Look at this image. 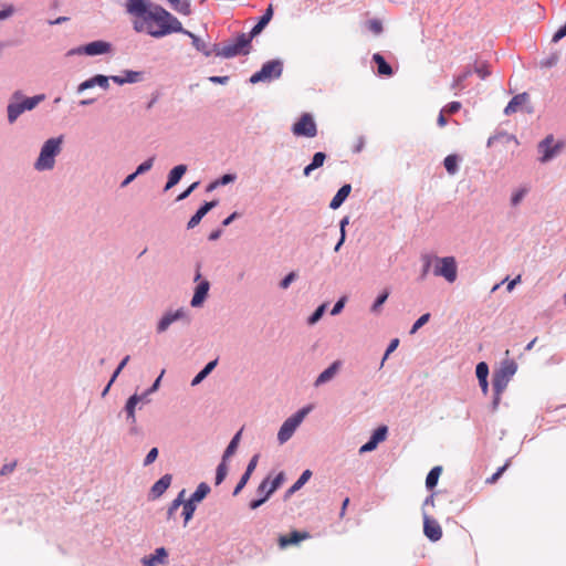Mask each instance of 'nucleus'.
Listing matches in <instances>:
<instances>
[{
	"mask_svg": "<svg viewBox=\"0 0 566 566\" xmlns=\"http://www.w3.org/2000/svg\"><path fill=\"white\" fill-rule=\"evenodd\" d=\"M126 12L134 17L133 29L161 39L177 32H184V25L170 11L150 0H129Z\"/></svg>",
	"mask_w": 566,
	"mask_h": 566,
	"instance_id": "1",
	"label": "nucleus"
},
{
	"mask_svg": "<svg viewBox=\"0 0 566 566\" xmlns=\"http://www.w3.org/2000/svg\"><path fill=\"white\" fill-rule=\"evenodd\" d=\"M45 99L44 94H38L31 97L25 96L21 91H15L7 106L8 122L13 124L27 111L34 109L42 101Z\"/></svg>",
	"mask_w": 566,
	"mask_h": 566,
	"instance_id": "2",
	"label": "nucleus"
},
{
	"mask_svg": "<svg viewBox=\"0 0 566 566\" xmlns=\"http://www.w3.org/2000/svg\"><path fill=\"white\" fill-rule=\"evenodd\" d=\"M64 136L59 135L46 139L41 146L40 154L34 161V169L38 171L51 170L54 168L55 158L62 151Z\"/></svg>",
	"mask_w": 566,
	"mask_h": 566,
	"instance_id": "3",
	"label": "nucleus"
},
{
	"mask_svg": "<svg viewBox=\"0 0 566 566\" xmlns=\"http://www.w3.org/2000/svg\"><path fill=\"white\" fill-rule=\"evenodd\" d=\"M252 41L253 39L249 35V33H237V35L231 39L230 43L223 46H221L219 43L217 56L223 59H233L239 55H248L252 50Z\"/></svg>",
	"mask_w": 566,
	"mask_h": 566,
	"instance_id": "4",
	"label": "nucleus"
},
{
	"mask_svg": "<svg viewBox=\"0 0 566 566\" xmlns=\"http://www.w3.org/2000/svg\"><path fill=\"white\" fill-rule=\"evenodd\" d=\"M285 480L286 474L284 471H280L272 480H270V475L263 479L256 489V493H263V495L262 497L252 499L249 502V509L256 510L262 506L282 486Z\"/></svg>",
	"mask_w": 566,
	"mask_h": 566,
	"instance_id": "5",
	"label": "nucleus"
},
{
	"mask_svg": "<svg viewBox=\"0 0 566 566\" xmlns=\"http://www.w3.org/2000/svg\"><path fill=\"white\" fill-rule=\"evenodd\" d=\"M284 70V63L281 59H272L264 62L261 69L254 72L250 78V84H259V83H271L275 80H279Z\"/></svg>",
	"mask_w": 566,
	"mask_h": 566,
	"instance_id": "6",
	"label": "nucleus"
},
{
	"mask_svg": "<svg viewBox=\"0 0 566 566\" xmlns=\"http://www.w3.org/2000/svg\"><path fill=\"white\" fill-rule=\"evenodd\" d=\"M313 406L306 405L289 417L280 427L277 432V441L280 444L287 442L301 426L305 417L312 411Z\"/></svg>",
	"mask_w": 566,
	"mask_h": 566,
	"instance_id": "7",
	"label": "nucleus"
},
{
	"mask_svg": "<svg viewBox=\"0 0 566 566\" xmlns=\"http://www.w3.org/2000/svg\"><path fill=\"white\" fill-rule=\"evenodd\" d=\"M517 363L512 358L503 359L500 366L493 370L492 385L506 389L510 380L514 377L517 371Z\"/></svg>",
	"mask_w": 566,
	"mask_h": 566,
	"instance_id": "8",
	"label": "nucleus"
},
{
	"mask_svg": "<svg viewBox=\"0 0 566 566\" xmlns=\"http://www.w3.org/2000/svg\"><path fill=\"white\" fill-rule=\"evenodd\" d=\"M433 274L443 277L448 283L458 277V263L454 256H436Z\"/></svg>",
	"mask_w": 566,
	"mask_h": 566,
	"instance_id": "9",
	"label": "nucleus"
},
{
	"mask_svg": "<svg viewBox=\"0 0 566 566\" xmlns=\"http://www.w3.org/2000/svg\"><path fill=\"white\" fill-rule=\"evenodd\" d=\"M193 281L197 282V285L193 290L192 297L190 300V305L195 308L201 307L209 295L210 282L206 279H202L201 275V262L196 263V273Z\"/></svg>",
	"mask_w": 566,
	"mask_h": 566,
	"instance_id": "10",
	"label": "nucleus"
},
{
	"mask_svg": "<svg viewBox=\"0 0 566 566\" xmlns=\"http://www.w3.org/2000/svg\"><path fill=\"white\" fill-rule=\"evenodd\" d=\"M296 137L313 138L317 135V125L311 113H303L291 127Z\"/></svg>",
	"mask_w": 566,
	"mask_h": 566,
	"instance_id": "11",
	"label": "nucleus"
},
{
	"mask_svg": "<svg viewBox=\"0 0 566 566\" xmlns=\"http://www.w3.org/2000/svg\"><path fill=\"white\" fill-rule=\"evenodd\" d=\"M178 321H182L185 325H190L191 316L185 307L165 312L156 325V333H165L172 323Z\"/></svg>",
	"mask_w": 566,
	"mask_h": 566,
	"instance_id": "12",
	"label": "nucleus"
},
{
	"mask_svg": "<svg viewBox=\"0 0 566 566\" xmlns=\"http://www.w3.org/2000/svg\"><path fill=\"white\" fill-rule=\"evenodd\" d=\"M517 111H522L530 115L535 112L533 104L530 102V94L527 92L514 95L505 106L503 113L504 115L510 116Z\"/></svg>",
	"mask_w": 566,
	"mask_h": 566,
	"instance_id": "13",
	"label": "nucleus"
},
{
	"mask_svg": "<svg viewBox=\"0 0 566 566\" xmlns=\"http://www.w3.org/2000/svg\"><path fill=\"white\" fill-rule=\"evenodd\" d=\"M181 34L191 39V44L195 50L201 53L206 57H210L212 54L217 56V52L219 50V43L211 44L209 41L203 40L199 35L184 28V32Z\"/></svg>",
	"mask_w": 566,
	"mask_h": 566,
	"instance_id": "14",
	"label": "nucleus"
},
{
	"mask_svg": "<svg viewBox=\"0 0 566 566\" xmlns=\"http://www.w3.org/2000/svg\"><path fill=\"white\" fill-rule=\"evenodd\" d=\"M562 147L563 143L558 142L554 145V136L552 134L547 135L537 145V150L539 154H542L539 161L543 164L551 161L554 157H556Z\"/></svg>",
	"mask_w": 566,
	"mask_h": 566,
	"instance_id": "15",
	"label": "nucleus"
},
{
	"mask_svg": "<svg viewBox=\"0 0 566 566\" xmlns=\"http://www.w3.org/2000/svg\"><path fill=\"white\" fill-rule=\"evenodd\" d=\"M422 521L424 536L432 543L440 541L442 537V527L438 521L429 515L426 510H422Z\"/></svg>",
	"mask_w": 566,
	"mask_h": 566,
	"instance_id": "16",
	"label": "nucleus"
},
{
	"mask_svg": "<svg viewBox=\"0 0 566 566\" xmlns=\"http://www.w3.org/2000/svg\"><path fill=\"white\" fill-rule=\"evenodd\" d=\"M311 537L310 532L307 531H298L293 530L287 534L280 535L277 538V544L280 548H286L289 546L298 545L301 542Z\"/></svg>",
	"mask_w": 566,
	"mask_h": 566,
	"instance_id": "17",
	"label": "nucleus"
},
{
	"mask_svg": "<svg viewBox=\"0 0 566 566\" xmlns=\"http://www.w3.org/2000/svg\"><path fill=\"white\" fill-rule=\"evenodd\" d=\"M259 459H260V454L255 453L249 460L243 474L241 475L239 482L237 483V485L233 489V492H232L233 496L239 495L241 493V491L245 488V485L248 484L252 473L254 472V470H255V468L258 465Z\"/></svg>",
	"mask_w": 566,
	"mask_h": 566,
	"instance_id": "18",
	"label": "nucleus"
},
{
	"mask_svg": "<svg viewBox=\"0 0 566 566\" xmlns=\"http://www.w3.org/2000/svg\"><path fill=\"white\" fill-rule=\"evenodd\" d=\"M218 205H219V200L218 199H213V200H210V201H203L199 206V208L196 210V212L190 217V219H189V221L187 223V229L190 230V229L196 228L201 222L203 217L210 210L216 208Z\"/></svg>",
	"mask_w": 566,
	"mask_h": 566,
	"instance_id": "19",
	"label": "nucleus"
},
{
	"mask_svg": "<svg viewBox=\"0 0 566 566\" xmlns=\"http://www.w3.org/2000/svg\"><path fill=\"white\" fill-rule=\"evenodd\" d=\"M95 86H98V87H101L103 90H108L109 88V77H108V75H104V74H95V75H93L92 77L83 81L82 83H80L77 85L76 93L81 94L84 91L93 88Z\"/></svg>",
	"mask_w": 566,
	"mask_h": 566,
	"instance_id": "20",
	"label": "nucleus"
},
{
	"mask_svg": "<svg viewBox=\"0 0 566 566\" xmlns=\"http://www.w3.org/2000/svg\"><path fill=\"white\" fill-rule=\"evenodd\" d=\"M274 15V9L272 4H269L268 8L264 10L262 15H260L256 19V23L251 28V30L248 32L249 35L254 39L259 36L264 29L268 27V24L271 22Z\"/></svg>",
	"mask_w": 566,
	"mask_h": 566,
	"instance_id": "21",
	"label": "nucleus"
},
{
	"mask_svg": "<svg viewBox=\"0 0 566 566\" xmlns=\"http://www.w3.org/2000/svg\"><path fill=\"white\" fill-rule=\"evenodd\" d=\"M172 481V475L169 473L160 476L150 488L148 492V500L154 501L159 499L170 486Z\"/></svg>",
	"mask_w": 566,
	"mask_h": 566,
	"instance_id": "22",
	"label": "nucleus"
},
{
	"mask_svg": "<svg viewBox=\"0 0 566 566\" xmlns=\"http://www.w3.org/2000/svg\"><path fill=\"white\" fill-rule=\"evenodd\" d=\"M139 403V398L137 397V392L129 396L123 407V409L119 411L118 417H120L123 413L125 415V421L128 424H134L137 420L136 418V408Z\"/></svg>",
	"mask_w": 566,
	"mask_h": 566,
	"instance_id": "23",
	"label": "nucleus"
},
{
	"mask_svg": "<svg viewBox=\"0 0 566 566\" xmlns=\"http://www.w3.org/2000/svg\"><path fill=\"white\" fill-rule=\"evenodd\" d=\"M343 366V361L337 359L333 361L327 368H325L315 379L314 387H321L322 385L331 381Z\"/></svg>",
	"mask_w": 566,
	"mask_h": 566,
	"instance_id": "24",
	"label": "nucleus"
},
{
	"mask_svg": "<svg viewBox=\"0 0 566 566\" xmlns=\"http://www.w3.org/2000/svg\"><path fill=\"white\" fill-rule=\"evenodd\" d=\"M113 51V45L111 42L105 40H95L86 43V55L87 56H97L108 54Z\"/></svg>",
	"mask_w": 566,
	"mask_h": 566,
	"instance_id": "25",
	"label": "nucleus"
},
{
	"mask_svg": "<svg viewBox=\"0 0 566 566\" xmlns=\"http://www.w3.org/2000/svg\"><path fill=\"white\" fill-rule=\"evenodd\" d=\"M168 556V551L161 546L157 547L154 553L144 556L140 562L143 566H157L158 564L167 563Z\"/></svg>",
	"mask_w": 566,
	"mask_h": 566,
	"instance_id": "26",
	"label": "nucleus"
},
{
	"mask_svg": "<svg viewBox=\"0 0 566 566\" xmlns=\"http://www.w3.org/2000/svg\"><path fill=\"white\" fill-rule=\"evenodd\" d=\"M188 167L185 164H179L170 169L167 176V181L164 187V191H168L180 182L184 175L187 172Z\"/></svg>",
	"mask_w": 566,
	"mask_h": 566,
	"instance_id": "27",
	"label": "nucleus"
},
{
	"mask_svg": "<svg viewBox=\"0 0 566 566\" xmlns=\"http://www.w3.org/2000/svg\"><path fill=\"white\" fill-rule=\"evenodd\" d=\"M312 474L313 473L310 469L304 470L298 479L284 492L283 501H287L293 494L300 491L308 482Z\"/></svg>",
	"mask_w": 566,
	"mask_h": 566,
	"instance_id": "28",
	"label": "nucleus"
},
{
	"mask_svg": "<svg viewBox=\"0 0 566 566\" xmlns=\"http://www.w3.org/2000/svg\"><path fill=\"white\" fill-rule=\"evenodd\" d=\"M352 191V185L350 184H344L335 193V196L329 201L328 207L332 210H336L343 206V203L346 201L348 196Z\"/></svg>",
	"mask_w": 566,
	"mask_h": 566,
	"instance_id": "29",
	"label": "nucleus"
},
{
	"mask_svg": "<svg viewBox=\"0 0 566 566\" xmlns=\"http://www.w3.org/2000/svg\"><path fill=\"white\" fill-rule=\"evenodd\" d=\"M371 61L377 66V74L379 76H392L394 75V69L392 66L387 62V60L380 53H375L371 57Z\"/></svg>",
	"mask_w": 566,
	"mask_h": 566,
	"instance_id": "30",
	"label": "nucleus"
},
{
	"mask_svg": "<svg viewBox=\"0 0 566 566\" xmlns=\"http://www.w3.org/2000/svg\"><path fill=\"white\" fill-rule=\"evenodd\" d=\"M169 7L181 15L189 17L192 14L190 0H167Z\"/></svg>",
	"mask_w": 566,
	"mask_h": 566,
	"instance_id": "31",
	"label": "nucleus"
},
{
	"mask_svg": "<svg viewBox=\"0 0 566 566\" xmlns=\"http://www.w3.org/2000/svg\"><path fill=\"white\" fill-rule=\"evenodd\" d=\"M218 365V358L210 360L207 363L203 368L191 379V386H198L201 384L217 367Z\"/></svg>",
	"mask_w": 566,
	"mask_h": 566,
	"instance_id": "32",
	"label": "nucleus"
},
{
	"mask_svg": "<svg viewBox=\"0 0 566 566\" xmlns=\"http://www.w3.org/2000/svg\"><path fill=\"white\" fill-rule=\"evenodd\" d=\"M210 491V485L206 482H201L187 500L195 504H199L208 496Z\"/></svg>",
	"mask_w": 566,
	"mask_h": 566,
	"instance_id": "33",
	"label": "nucleus"
},
{
	"mask_svg": "<svg viewBox=\"0 0 566 566\" xmlns=\"http://www.w3.org/2000/svg\"><path fill=\"white\" fill-rule=\"evenodd\" d=\"M164 374H165V369L161 370L160 375L154 380V382L151 384L150 387H148L140 395L137 394V397L139 398V402L145 403V405L150 402L149 396L155 394L159 389Z\"/></svg>",
	"mask_w": 566,
	"mask_h": 566,
	"instance_id": "34",
	"label": "nucleus"
},
{
	"mask_svg": "<svg viewBox=\"0 0 566 566\" xmlns=\"http://www.w3.org/2000/svg\"><path fill=\"white\" fill-rule=\"evenodd\" d=\"M442 467L436 465L433 467L426 476V489L430 492L434 491L436 486L438 485L439 478L442 473Z\"/></svg>",
	"mask_w": 566,
	"mask_h": 566,
	"instance_id": "35",
	"label": "nucleus"
},
{
	"mask_svg": "<svg viewBox=\"0 0 566 566\" xmlns=\"http://www.w3.org/2000/svg\"><path fill=\"white\" fill-rule=\"evenodd\" d=\"M462 158L458 154H450L443 159V167L449 175H455Z\"/></svg>",
	"mask_w": 566,
	"mask_h": 566,
	"instance_id": "36",
	"label": "nucleus"
},
{
	"mask_svg": "<svg viewBox=\"0 0 566 566\" xmlns=\"http://www.w3.org/2000/svg\"><path fill=\"white\" fill-rule=\"evenodd\" d=\"M242 436V429H240L238 432L234 433V436L231 438L229 444L227 446L226 450L223 451V454L221 459L229 461V459L237 452L240 440Z\"/></svg>",
	"mask_w": 566,
	"mask_h": 566,
	"instance_id": "37",
	"label": "nucleus"
},
{
	"mask_svg": "<svg viewBox=\"0 0 566 566\" xmlns=\"http://www.w3.org/2000/svg\"><path fill=\"white\" fill-rule=\"evenodd\" d=\"M186 490L182 489L177 496L170 502L168 510H167V520H170L175 516L176 511L184 505L186 499H185Z\"/></svg>",
	"mask_w": 566,
	"mask_h": 566,
	"instance_id": "38",
	"label": "nucleus"
},
{
	"mask_svg": "<svg viewBox=\"0 0 566 566\" xmlns=\"http://www.w3.org/2000/svg\"><path fill=\"white\" fill-rule=\"evenodd\" d=\"M390 295L389 289H384L375 298L374 303L370 306V312L377 314L380 312L381 306L386 303Z\"/></svg>",
	"mask_w": 566,
	"mask_h": 566,
	"instance_id": "39",
	"label": "nucleus"
},
{
	"mask_svg": "<svg viewBox=\"0 0 566 566\" xmlns=\"http://www.w3.org/2000/svg\"><path fill=\"white\" fill-rule=\"evenodd\" d=\"M197 510V504L186 500L182 505L181 516L184 518V527L188 525V523L192 520L195 512Z\"/></svg>",
	"mask_w": 566,
	"mask_h": 566,
	"instance_id": "40",
	"label": "nucleus"
},
{
	"mask_svg": "<svg viewBox=\"0 0 566 566\" xmlns=\"http://www.w3.org/2000/svg\"><path fill=\"white\" fill-rule=\"evenodd\" d=\"M123 75L126 84L139 83L145 80V72L143 71L124 70Z\"/></svg>",
	"mask_w": 566,
	"mask_h": 566,
	"instance_id": "41",
	"label": "nucleus"
},
{
	"mask_svg": "<svg viewBox=\"0 0 566 566\" xmlns=\"http://www.w3.org/2000/svg\"><path fill=\"white\" fill-rule=\"evenodd\" d=\"M387 436L388 427L386 424H380L371 432L369 439H371L375 444H379L387 439Z\"/></svg>",
	"mask_w": 566,
	"mask_h": 566,
	"instance_id": "42",
	"label": "nucleus"
},
{
	"mask_svg": "<svg viewBox=\"0 0 566 566\" xmlns=\"http://www.w3.org/2000/svg\"><path fill=\"white\" fill-rule=\"evenodd\" d=\"M228 475V461L221 459L220 463L216 469L214 483L216 485H220Z\"/></svg>",
	"mask_w": 566,
	"mask_h": 566,
	"instance_id": "43",
	"label": "nucleus"
},
{
	"mask_svg": "<svg viewBox=\"0 0 566 566\" xmlns=\"http://www.w3.org/2000/svg\"><path fill=\"white\" fill-rule=\"evenodd\" d=\"M326 307H327V304L323 303L321 305H318L314 311L313 313L307 317L306 319V323L310 325V326H313L315 325L316 323L319 322V319L323 317L325 311H326Z\"/></svg>",
	"mask_w": 566,
	"mask_h": 566,
	"instance_id": "44",
	"label": "nucleus"
},
{
	"mask_svg": "<svg viewBox=\"0 0 566 566\" xmlns=\"http://www.w3.org/2000/svg\"><path fill=\"white\" fill-rule=\"evenodd\" d=\"M505 389H502V388H499V387H493V395H492V400H491V403H490V411L492 413H495L499 409V406H500V402H501V399H502V394Z\"/></svg>",
	"mask_w": 566,
	"mask_h": 566,
	"instance_id": "45",
	"label": "nucleus"
},
{
	"mask_svg": "<svg viewBox=\"0 0 566 566\" xmlns=\"http://www.w3.org/2000/svg\"><path fill=\"white\" fill-rule=\"evenodd\" d=\"M490 369L489 365L485 361H480L475 366V376L478 378V381L481 379H489Z\"/></svg>",
	"mask_w": 566,
	"mask_h": 566,
	"instance_id": "46",
	"label": "nucleus"
},
{
	"mask_svg": "<svg viewBox=\"0 0 566 566\" xmlns=\"http://www.w3.org/2000/svg\"><path fill=\"white\" fill-rule=\"evenodd\" d=\"M510 463H511V459H507L503 465L499 467L496 469V471L490 478L486 479L485 482L488 484L495 483L503 475V473L507 470V468L510 467Z\"/></svg>",
	"mask_w": 566,
	"mask_h": 566,
	"instance_id": "47",
	"label": "nucleus"
},
{
	"mask_svg": "<svg viewBox=\"0 0 566 566\" xmlns=\"http://www.w3.org/2000/svg\"><path fill=\"white\" fill-rule=\"evenodd\" d=\"M155 159H156V157L151 156L148 159H146L145 161H143L142 164H139L137 166V168L135 169V176H140V175H144L147 171H149L154 166Z\"/></svg>",
	"mask_w": 566,
	"mask_h": 566,
	"instance_id": "48",
	"label": "nucleus"
},
{
	"mask_svg": "<svg viewBox=\"0 0 566 566\" xmlns=\"http://www.w3.org/2000/svg\"><path fill=\"white\" fill-rule=\"evenodd\" d=\"M559 61L558 52H552L547 57L541 60L539 65L543 69H551L555 66Z\"/></svg>",
	"mask_w": 566,
	"mask_h": 566,
	"instance_id": "49",
	"label": "nucleus"
},
{
	"mask_svg": "<svg viewBox=\"0 0 566 566\" xmlns=\"http://www.w3.org/2000/svg\"><path fill=\"white\" fill-rule=\"evenodd\" d=\"M431 314L424 313L420 317H418L410 328V334L417 333L422 326H424L430 321Z\"/></svg>",
	"mask_w": 566,
	"mask_h": 566,
	"instance_id": "50",
	"label": "nucleus"
},
{
	"mask_svg": "<svg viewBox=\"0 0 566 566\" xmlns=\"http://www.w3.org/2000/svg\"><path fill=\"white\" fill-rule=\"evenodd\" d=\"M326 159H327V154L325 151H316L313 155L310 165H312V167L316 170L324 165Z\"/></svg>",
	"mask_w": 566,
	"mask_h": 566,
	"instance_id": "51",
	"label": "nucleus"
},
{
	"mask_svg": "<svg viewBox=\"0 0 566 566\" xmlns=\"http://www.w3.org/2000/svg\"><path fill=\"white\" fill-rule=\"evenodd\" d=\"M472 70L470 67H465L460 74L454 76L452 87L462 86L463 82L467 81L469 76H471Z\"/></svg>",
	"mask_w": 566,
	"mask_h": 566,
	"instance_id": "52",
	"label": "nucleus"
},
{
	"mask_svg": "<svg viewBox=\"0 0 566 566\" xmlns=\"http://www.w3.org/2000/svg\"><path fill=\"white\" fill-rule=\"evenodd\" d=\"M474 72L479 75L481 80H485L491 75L490 65L488 62H482L474 66Z\"/></svg>",
	"mask_w": 566,
	"mask_h": 566,
	"instance_id": "53",
	"label": "nucleus"
},
{
	"mask_svg": "<svg viewBox=\"0 0 566 566\" xmlns=\"http://www.w3.org/2000/svg\"><path fill=\"white\" fill-rule=\"evenodd\" d=\"M297 273L295 271H291L287 273L279 283L280 289L286 290L290 285L296 280Z\"/></svg>",
	"mask_w": 566,
	"mask_h": 566,
	"instance_id": "54",
	"label": "nucleus"
},
{
	"mask_svg": "<svg viewBox=\"0 0 566 566\" xmlns=\"http://www.w3.org/2000/svg\"><path fill=\"white\" fill-rule=\"evenodd\" d=\"M158 455H159L158 448L157 447L151 448L147 452L146 457L144 458L143 465L148 467V465L153 464L157 460Z\"/></svg>",
	"mask_w": 566,
	"mask_h": 566,
	"instance_id": "55",
	"label": "nucleus"
},
{
	"mask_svg": "<svg viewBox=\"0 0 566 566\" xmlns=\"http://www.w3.org/2000/svg\"><path fill=\"white\" fill-rule=\"evenodd\" d=\"M367 28L375 34H380L384 31L382 22L379 19L368 20Z\"/></svg>",
	"mask_w": 566,
	"mask_h": 566,
	"instance_id": "56",
	"label": "nucleus"
},
{
	"mask_svg": "<svg viewBox=\"0 0 566 566\" xmlns=\"http://www.w3.org/2000/svg\"><path fill=\"white\" fill-rule=\"evenodd\" d=\"M200 185V181H195L191 185H189L184 191H181L177 198L176 201H182L187 199Z\"/></svg>",
	"mask_w": 566,
	"mask_h": 566,
	"instance_id": "57",
	"label": "nucleus"
},
{
	"mask_svg": "<svg viewBox=\"0 0 566 566\" xmlns=\"http://www.w3.org/2000/svg\"><path fill=\"white\" fill-rule=\"evenodd\" d=\"M399 338H392L389 344L387 345V348L385 350V354L381 359V366L384 365V361L390 356L391 353H394L397 347L399 346Z\"/></svg>",
	"mask_w": 566,
	"mask_h": 566,
	"instance_id": "58",
	"label": "nucleus"
},
{
	"mask_svg": "<svg viewBox=\"0 0 566 566\" xmlns=\"http://www.w3.org/2000/svg\"><path fill=\"white\" fill-rule=\"evenodd\" d=\"M422 260H423V264H422L421 273L419 275L420 281H423L427 277V275L430 271V268H431V258L429 255H423Z\"/></svg>",
	"mask_w": 566,
	"mask_h": 566,
	"instance_id": "59",
	"label": "nucleus"
},
{
	"mask_svg": "<svg viewBox=\"0 0 566 566\" xmlns=\"http://www.w3.org/2000/svg\"><path fill=\"white\" fill-rule=\"evenodd\" d=\"M237 179V175L235 174H232V172H228V174H223L222 176H220L219 178H217L216 180L218 181L219 186H227L231 182H234Z\"/></svg>",
	"mask_w": 566,
	"mask_h": 566,
	"instance_id": "60",
	"label": "nucleus"
},
{
	"mask_svg": "<svg viewBox=\"0 0 566 566\" xmlns=\"http://www.w3.org/2000/svg\"><path fill=\"white\" fill-rule=\"evenodd\" d=\"M345 303H346V297H345V296H343V297L338 298V300L334 303V305H333V307H332V310H331V315H332V316H336V315H338V314L344 310V307H345Z\"/></svg>",
	"mask_w": 566,
	"mask_h": 566,
	"instance_id": "61",
	"label": "nucleus"
},
{
	"mask_svg": "<svg viewBox=\"0 0 566 566\" xmlns=\"http://www.w3.org/2000/svg\"><path fill=\"white\" fill-rule=\"evenodd\" d=\"M461 107H462L461 102L452 101V102L448 103L442 109H444V113L455 114L461 109Z\"/></svg>",
	"mask_w": 566,
	"mask_h": 566,
	"instance_id": "62",
	"label": "nucleus"
},
{
	"mask_svg": "<svg viewBox=\"0 0 566 566\" xmlns=\"http://www.w3.org/2000/svg\"><path fill=\"white\" fill-rule=\"evenodd\" d=\"M566 36V22L560 25L556 32L553 34L552 36V42L553 43H558L562 39H564Z\"/></svg>",
	"mask_w": 566,
	"mask_h": 566,
	"instance_id": "63",
	"label": "nucleus"
},
{
	"mask_svg": "<svg viewBox=\"0 0 566 566\" xmlns=\"http://www.w3.org/2000/svg\"><path fill=\"white\" fill-rule=\"evenodd\" d=\"M14 13L13 4H7L0 10V21L10 18Z\"/></svg>",
	"mask_w": 566,
	"mask_h": 566,
	"instance_id": "64",
	"label": "nucleus"
}]
</instances>
